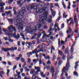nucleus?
<instances>
[{
  "instance_id": "nucleus-1",
  "label": "nucleus",
  "mask_w": 79,
  "mask_h": 79,
  "mask_svg": "<svg viewBox=\"0 0 79 79\" xmlns=\"http://www.w3.org/2000/svg\"><path fill=\"white\" fill-rule=\"evenodd\" d=\"M26 10L25 7H22V10L19 13V15H17V17L15 18L16 20V23L17 24L16 25L17 26H19L18 24L21 25V24H23V21L21 20V18H22L23 15H24V13H26Z\"/></svg>"
},
{
  "instance_id": "nucleus-2",
  "label": "nucleus",
  "mask_w": 79,
  "mask_h": 79,
  "mask_svg": "<svg viewBox=\"0 0 79 79\" xmlns=\"http://www.w3.org/2000/svg\"><path fill=\"white\" fill-rule=\"evenodd\" d=\"M66 67H64L62 69V72L60 75V77L62 76V75H63V73H65V75L67 77L68 76V74L67 73V72H66V71H68L69 70V69L70 67H71L70 66L67 65V66H65Z\"/></svg>"
},
{
  "instance_id": "nucleus-3",
  "label": "nucleus",
  "mask_w": 79,
  "mask_h": 79,
  "mask_svg": "<svg viewBox=\"0 0 79 79\" xmlns=\"http://www.w3.org/2000/svg\"><path fill=\"white\" fill-rule=\"evenodd\" d=\"M1 49L3 52H9L10 50H12L14 51V50H17V47H15V48H13L12 47V48H2Z\"/></svg>"
},
{
  "instance_id": "nucleus-4",
  "label": "nucleus",
  "mask_w": 79,
  "mask_h": 79,
  "mask_svg": "<svg viewBox=\"0 0 79 79\" xmlns=\"http://www.w3.org/2000/svg\"><path fill=\"white\" fill-rule=\"evenodd\" d=\"M11 29H13L14 30V31L16 32V28H15V27H13L12 25H10V26L8 27V30L9 31V32H12L13 31V30H11Z\"/></svg>"
},
{
  "instance_id": "nucleus-5",
  "label": "nucleus",
  "mask_w": 79,
  "mask_h": 79,
  "mask_svg": "<svg viewBox=\"0 0 79 79\" xmlns=\"http://www.w3.org/2000/svg\"><path fill=\"white\" fill-rule=\"evenodd\" d=\"M42 24H39L37 25L35 27V30H39L37 29H40L41 27H42Z\"/></svg>"
},
{
  "instance_id": "nucleus-6",
  "label": "nucleus",
  "mask_w": 79,
  "mask_h": 79,
  "mask_svg": "<svg viewBox=\"0 0 79 79\" xmlns=\"http://www.w3.org/2000/svg\"><path fill=\"white\" fill-rule=\"evenodd\" d=\"M69 55H68L67 56V62L66 66H70V64H69Z\"/></svg>"
},
{
  "instance_id": "nucleus-7",
  "label": "nucleus",
  "mask_w": 79,
  "mask_h": 79,
  "mask_svg": "<svg viewBox=\"0 0 79 79\" xmlns=\"http://www.w3.org/2000/svg\"><path fill=\"white\" fill-rule=\"evenodd\" d=\"M43 15H44L43 18H44V19H45V20H47V19L48 18V16L47 15L48 13H47V12H46L45 13H44Z\"/></svg>"
},
{
  "instance_id": "nucleus-8",
  "label": "nucleus",
  "mask_w": 79,
  "mask_h": 79,
  "mask_svg": "<svg viewBox=\"0 0 79 79\" xmlns=\"http://www.w3.org/2000/svg\"><path fill=\"white\" fill-rule=\"evenodd\" d=\"M52 73V77H53L54 76V72H55V69H54V67L52 66L51 68Z\"/></svg>"
},
{
  "instance_id": "nucleus-9",
  "label": "nucleus",
  "mask_w": 79,
  "mask_h": 79,
  "mask_svg": "<svg viewBox=\"0 0 79 79\" xmlns=\"http://www.w3.org/2000/svg\"><path fill=\"white\" fill-rule=\"evenodd\" d=\"M50 35H51L50 34L47 35V34H46L45 37H44V39H43V40H44L45 41H46V40H47V37H50Z\"/></svg>"
},
{
  "instance_id": "nucleus-10",
  "label": "nucleus",
  "mask_w": 79,
  "mask_h": 79,
  "mask_svg": "<svg viewBox=\"0 0 79 79\" xmlns=\"http://www.w3.org/2000/svg\"><path fill=\"white\" fill-rule=\"evenodd\" d=\"M35 69H37L36 71V72H37V73H39V72H40V68L39 67H36V66H35Z\"/></svg>"
},
{
  "instance_id": "nucleus-11",
  "label": "nucleus",
  "mask_w": 79,
  "mask_h": 79,
  "mask_svg": "<svg viewBox=\"0 0 79 79\" xmlns=\"http://www.w3.org/2000/svg\"><path fill=\"white\" fill-rule=\"evenodd\" d=\"M11 11L9 10L8 11H6V14H7V15H8H8L10 14L9 16L10 17H11L12 16V14H11Z\"/></svg>"
},
{
  "instance_id": "nucleus-12",
  "label": "nucleus",
  "mask_w": 79,
  "mask_h": 79,
  "mask_svg": "<svg viewBox=\"0 0 79 79\" xmlns=\"http://www.w3.org/2000/svg\"><path fill=\"white\" fill-rule=\"evenodd\" d=\"M6 34L8 35L9 38H11L12 37V35H11L9 31H7V32L6 33Z\"/></svg>"
},
{
  "instance_id": "nucleus-13",
  "label": "nucleus",
  "mask_w": 79,
  "mask_h": 79,
  "mask_svg": "<svg viewBox=\"0 0 79 79\" xmlns=\"http://www.w3.org/2000/svg\"><path fill=\"white\" fill-rule=\"evenodd\" d=\"M42 34H43V35L42 38V39L43 40V39H44V37H45V35H46V33L45 32V31H43L41 33Z\"/></svg>"
},
{
  "instance_id": "nucleus-14",
  "label": "nucleus",
  "mask_w": 79,
  "mask_h": 79,
  "mask_svg": "<svg viewBox=\"0 0 79 79\" xmlns=\"http://www.w3.org/2000/svg\"><path fill=\"white\" fill-rule=\"evenodd\" d=\"M37 48H35L34 50H33L31 52H32V53L33 54H34L35 53H36V54H37L38 53V52H37Z\"/></svg>"
},
{
  "instance_id": "nucleus-15",
  "label": "nucleus",
  "mask_w": 79,
  "mask_h": 79,
  "mask_svg": "<svg viewBox=\"0 0 79 79\" xmlns=\"http://www.w3.org/2000/svg\"><path fill=\"white\" fill-rule=\"evenodd\" d=\"M14 37H15L17 40H18V39L20 38V35H19V34H18L17 35H15L14 36Z\"/></svg>"
},
{
  "instance_id": "nucleus-16",
  "label": "nucleus",
  "mask_w": 79,
  "mask_h": 79,
  "mask_svg": "<svg viewBox=\"0 0 79 79\" xmlns=\"http://www.w3.org/2000/svg\"><path fill=\"white\" fill-rule=\"evenodd\" d=\"M37 7V6H36L35 5L34 3H33L31 5V9H34V8L35 7Z\"/></svg>"
},
{
  "instance_id": "nucleus-17",
  "label": "nucleus",
  "mask_w": 79,
  "mask_h": 79,
  "mask_svg": "<svg viewBox=\"0 0 79 79\" xmlns=\"http://www.w3.org/2000/svg\"><path fill=\"white\" fill-rule=\"evenodd\" d=\"M58 45H59V47L61 48V46H62V44H60V38H59L58 40Z\"/></svg>"
},
{
  "instance_id": "nucleus-18",
  "label": "nucleus",
  "mask_w": 79,
  "mask_h": 79,
  "mask_svg": "<svg viewBox=\"0 0 79 79\" xmlns=\"http://www.w3.org/2000/svg\"><path fill=\"white\" fill-rule=\"evenodd\" d=\"M64 53H67V54L69 53V48H67L65 50Z\"/></svg>"
},
{
  "instance_id": "nucleus-19",
  "label": "nucleus",
  "mask_w": 79,
  "mask_h": 79,
  "mask_svg": "<svg viewBox=\"0 0 79 79\" xmlns=\"http://www.w3.org/2000/svg\"><path fill=\"white\" fill-rule=\"evenodd\" d=\"M3 9H4V7H3V6H2V7H0V12H1V13H3V12H4V10H3Z\"/></svg>"
},
{
  "instance_id": "nucleus-20",
  "label": "nucleus",
  "mask_w": 79,
  "mask_h": 79,
  "mask_svg": "<svg viewBox=\"0 0 79 79\" xmlns=\"http://www.w3.org/2000/svg\"><path fill=\"white\" fill-rule=\"evenodd\" d=\"M49 29H49L48 30V32L49 33V35H52V32L50 31L52 30V28H51L50 27Z\"/></svg>"
},
{
  "instance_id": "nucleus-21",
  "label": "nucleus",
  "mask_w": 79,
  "mask_h": 79,
  "mask_svg": "<svg viewBox=\"0 0 79 79\" xmlns=\"http://www.w3.org/2000/svg\"><path fill=\"white\" fill-rule=\"evenodd\" d=\"M58 53L59 55H60V56L63 55V52L61 51L60 50H58Z\"/></svg>"
},
{
  "instance_id": "nucleus-22",
  "label": "nucleus",
  "mask_w": 79,
  "mask_h": 79,
  "mask_svg": "<svg viewBox=\"0 0 79 79\" xmlns=\"http://www.w3.org/2000/svg\"><path fill=\"white\" fill-rule=\"evenodd\" d=\"M52 18H51L50 19L48 20V22L49 23H52L53 22V21L52 20Z\"/></svg>"
},
{
  "instance_id": "nucleus-23",
  "label": "nucleus",
  "mask_w": 79,
  "mask_h": 79,
  "mask_svg": "<svg viewBox=\"0 0 79 79\" xmlns=\"http://www.w3.org/2000/svg\"><path fill=\"white\" fill-rule=\"evenodd\" d=\"M5 2L0 4V6H1V7H2V6H5Z\"/></svg>"
},
{
  "instance_id": "nucleus-24",
  "label": "nucleus",
  "mask_w": 79,
  "mask_h": 79,
  "mask_svg": "<svg viewBox=\"0 0 79 79\" xmlns=\"http://www.w3.org/2000/svg\"><path fill=\"white\" fill-rule=\"evenodd\" d=\"M73 74L76 75V76L77 77L78 76V73L76 71H75L73 73Z\"/></svg>"
},
{
  "instance_id": "nucleus-25",
  "label": "nucleus",
  "mask_w": 79,
  "mask_h": 79,
  "mask_svg": "<svg viewBox=\"0 0 79 79\" xmlns=\"http://www.w3.org/2000/svg\"><path fill=\"white\" fill-rule=\"evenodd\" d=\"M21 61L23 62V63H24L25 62V60L23 57L21 58Z\"/></svg>"
},
{
  "instance_id": "nucleus-26",
  "label": "nucleus",
  "mask_w": 79,
  "mask_h": 79,
  "mask_svg": "<svg viewBox=\"0 0 79 79\" xmlns=\"http://www.w3.org/2000/svg\"><path fill=\"white\" fill-rule=\"evenodd\" d=\"M38 7L39 8H42V7H43V6L42 5L40 4H39L38 5Z\"/></svg>"
},
{
  "instance_id": "nucleus-27",
  "label": "nucleus",
  "mask_w": 79,
  "mask_h": 79,
  "mask_svg": "<svg viewBox=\"0 0 79 79\" xmlns=\"http://www.w3.org/2000/svg\"><path fill=\"white\" fill-rule=\"evenodd\" d=\"M45 21V19H42L41 20L40 22V23H42V24H44V21Z\"/></svg>"
},
{
  "instance_id": "nucleus-28",
  "label": "nucleus",
  "mask_w": 79,
  "mask_h": 79,
  "mask_svg": "<svg viewBox=\"0 0 79 79\" xmlns=\"http://www.w3.org/2000/svg\"><path fill=\"white\" fill-rule=\"evenodd\" d=\"M71 20H72V17H70L69 19H67V21L68 23H69V21H71Z\"/></svg>"
},
{
  "instance_id": "nucleus-29",
  "label": "nucleus",
  "mask_w": 79,
  "mask_h": 79,
  "mask_svg": "<svg viewBox=\"0 0 79 79\" xmlns=\"http://www.w3.org/2000/svg\"><path fill=\"white\" fill-rule=\"evenodd\" d=\"M65 58L66 57H65V56H64V55L63 54L62 56V59H63V60H65Z\"/></svg>"
},
{
  "instance_id": "nucleus-30",
  "label": "nucleus",
  "mask_w": 79,
  "mask_h": 79,
  "mask_svg": "<svg viewBox=\"0 0 79 79\" xmlns=\"http://www.w3.org/2000/svg\"><path fill=\"white\" fill-rule=\"evenodd\" d=\"M35 72V70H31V71H30V73L32 74H34Z\"/></svg>"
},
{
  "instance_id": "nucleus-31",
  "label": "nucleus",
  "mask_w": 79,
  "mask_h": 79,
  "mask_svg": "<svg viewBox=\"0 0 79 79\" xmlns=\"http://www.w3.org/2000/svg\"><path fill=\"white\" fill-rule=\"evenodd\" d=\"M59 34L61 36H62V37H63L64 36V35H63V32L62 31H60L59 32Z\"/></svg>"
},
{
  "instance_id": "nucleus-32",
  "label": "nucleus",
  "mask_w": 79,
  "mask_h": 79,
  "mask_svg": "<svg viewBox=\"0 0 79 79\" xmlns=\"http://www.w3.org/2000/svg\"><path fill=\"white\" fill-rule=\"evenodd\" d=\"M52 16H53V17H55V15H56V12H55V11L53 12L52 13Z\"/></svg>"
},
{
  "instance_id": "nucleus-33",
  "label": "nucleus",
  "mask_w": 79,
  "mask_h": 79,
  "mask_svg": "<svg viewBox=\"0 0 79 79\" xmlns=\"http://www.w3.org/2000/svg\"><path fill=\"white\" fill-rule=\"evenodd\" d=\"M19 13L17 12L16 11H14V15H19Z\"/></svg>"
},
{
  "instance_id": "nucleus-34",
  "label": "nucleus",
  "mask_w": 79,
  "mask_h": 79,
  "mask_svg": "<svg viewBox=\"0 0 79 79\" xmlns=\"http://www.w3.org/2000/svg\"><path fill=\"white\" fill-rule=\"evenodd\" d=\"M8 40H9V41L10 42H13V40L11 39V38H9L8 39Z\"/></svg>"
},
{
  "instance_id": "nucleus-35",
  "label": "nucleus",
  "mask_w": 79,
  "mask_h": 79,
  "mask_svg": "<svg viewBox=\"0 0 79 79\" xmlns=\"http://www.w3.org/2000/svg\"><path fill=\"white\" fill-rule=\"evenodd\" d=\"M65 41H63V40H62V41H61L60 42V43L62 44H63V45H65Z\"/></svg>"
},
{
  "instance_id": "nucleus-36",
  "label": "nucleus",
  "mask_w": 79,
  "mask_h": 79,
  "mask_svg": "<svg viewBox=\"0 0 79 79\" xmlns=\"http://www.w3.org/2000/svg\"><path fill=\"white\" fill-rule=\"evenodd\" d=\"M51 49H52V50H53L54 51H55V48L52 45V46Z\"/></svg>"
},
{
  "instance_id": "nucleus-37",
  "label": "nucleus",
  "mask_w": 79,
  "mask_h": 79,
  "mask_svg": "<svg viewBox=\"0 0 79 79\" xmlns=\"http://www.w3.org/2000/svg\"><path fill=\"white\" fill-rule=\"evenodd\" d=\"M2 63L3 64H6L7 63L6 61H3L2 62Z\"/></svg>"
},
{
  "instance_id": "nucleus-38",
  "label": "nucleus",
  "mask_w": 79,
  "mask_h": 79,
  "mask_svg": "<svg viewBox=\"0 0 79 79\" xmlns=\"http://www.w3.org/2000/svg\"><path fill=\"white\" fill-rule=\"evenodd\" d=\"M16 32L14 31V34L12 35L13 36V37H15V36H16Z\"/></svg>"
},
{
  "instance_id": "nucleus-39",
  "label": "nucleus",
  "mask_w": 79,
  "mask_h": 79,
  "mask_svg": "<svg viewBox=\"0 0 79 79\" xmlns=\"http://www.w3.org/2000/svg\"><path fill=\"white\" fill-rule=\"evenodd\" d=\"M17 68V65H14L13 68V70H15V69H16Z\"/></svg>"
},
{
  "instance_id": "nucleus-40",
  "label": "nucleus",
  "mask_w": 79,
  "mask_h": 79,
  "mask_svg": "<svg viewBox=\"0 0 79 79\" xmlns=\"http://www.w3.org/2000/svg\"><path fill=\"white\" fill-rule=\"evenodd\" d=\"M69 33L70 32V34H71V32H72V29L70 27L69 28Z\"/></svg>"
},
{
  "instance_id": "nucleus-41",
  "label": "nucleus",
  "mask_w": 79,
  "mask_h": 79,
  "mask_svg": "<svg viewBox=\"0 0 79 79\" xmlns=\"http://www.w3.org/2000/svg\"><path fill=\"white\" fill-rule=\"evenodd\" d=\"M8 21H9L11 23H13V19H8Z\"/></svg>"
},
{
  "instance_id": "nucleus-42",
  "label": "nucleus",
  "mask_w": 79,
  "mask_h": 79,
  "mask_svg": "<svg viewBox=\"0 0 79 79\" xmlns=\"http://www.w3.org/2000/svg\"><path fill=\"white\" fill-rule=\"evenodd\" d=\"M77 13H78V14H79L78 16V18H79V11H78V7H77Z\"/></svg>"
},
{
  "instance_id": "nucleus-43",
  "label": "nucleus",
  "mask_w": 79,
  "mask_h": 79,
  "mask_svg": "<svg viewBox=\"0 0 79 79\" xmlns=\"http://www.w3.org/2000/svg\"><path fill=\"white\" fill-rule=\"evenodd\" d=\"M19 60H20V58L18 57H16L15 58V60L16 61H19Z\"/></svg>"
},
{
  "instance_id": "nucleus-44",
  "label": "nucleus",
  "mask_w": 79,
  "mask_h": 79,
  "mask_svg": "<svg viewBox=\"0 0 79 79\" xmlns=\"http://www.w3.org/2000/svg\"><path fill=\"white\" fill-rule=\"evenodd\" d=\"M31 59L29 58H28V60L27 63H29V64H30L31 63Z\"/></svg>"
},
{
  "instance_id": "nucleus-45",
  "label": "nucleus",
  "mask_w": 79,
  "mask_h": 79,
  "mask_svg": "<svg viewBox=\"0 0 79 79\" xmlns=\"http://www.w3.org/2000/svg\"><path fill=\"white\" fill-rule=\"evenodd\" d=\"M24 23H23V24H22L21 25H22V27H21V29H24V28H23V27H24V26H25V25H24Z\"/></svg>"
},
{
  "instance_id": "nucleus-46",
  "label": "nucleus",
  "mask_w": 79,
  "mask_h": 79,
  "mask_svg": "<svg viewBox=\"0 0 79 79\" xmlns=\"http://www.w3.org/2000/svg\"><path fill=\"white\" fill-rule=\"evenodd\" d=\"M79 66V65L77 64H76V65H75V69H77V67H78V66Z\"/></svg>"
},
{
  "instance_id": "nucleus-47",
  "label": "nucleus",
  "mask_w": 79,
  "mask_h": 79,
  "mask_svg": "<svg viewBox=\"0 0 79 79\" xmlns=\"http://www.w3.org/2000/svg\"><path fill=\"white\" fill-rule=\"evenodd\" d=\"M61 63H62V62L61 61H59L58 65H59V66L61 65Z\"/></svg>"
},
{
  "instance_id": "nucleus-48",
  "label": "nucleus",
  "mask_w": 79,
  "mask_h": 79,
  "mask_svg": "<svg viewBox=\"0 0 79 79\" xmlns=\"http://www.w3.org/2000/svg\"><path fill=\"white\" fill-rule=\"evenodd\" d=\"M47 7H45V6H44L43 8V10L44 11H45V10H46V9H47Z\"/></svg>"
},
{
  "instance_id": "nucleus-49",
  "label": "nucleus",
  "mask_w": 79,
  "mask_h": 79,
  "mask_svg": "<svg viewBox=\"0 0 79 79\" xmlns=\"http://www.w3.org/2000/svg\"><path fill=\"white\" fill-rule=\"evenodd\" d=\"M77 18H74V21H75V23H77Z\"/></svg>"
},
{
  "instance_id": "nucleus-50",
  "label": "nucleus",
  "mask_w": 79,
  "mask_h": 79,
  "mask_svg": "<svg viewBox=\"0 0 79 79\" xmlns=\"http://www.w3.org/2000/svg\"><path fill=\"white\" fill-rule=\"evenodd\" d=\"M55 5L56 7L58 6L59 8H60V6L57 3H55Z\"/></svg>"
},
{
  "instance_id": "nucleus-51",
  "label": "nucleus",
  "mask_w": 79,
  "mask_h": 79,
  "mask_svg": "<svg viewBox=\"0 0 79 79\" xmlns=\"http://www.w3.org/2000/svg\"><path fill=\"white\" fill-rule=\"evenodd\" d=\"M40 2L41 3V4H42V5H44V6H45V4L44 2L41 1V2Z\"/></svg>"
},
{
  "instance_id": "nucleus-52",
  "label": "nucleus",
  "mask_w": 79,
  "mask_h": 79,
  "mask_svg": "<svg viewBox=\"0 0 79 79\" xmlns=\"http://www.w3.org/2000/svg\"><path fill=\"white\" fill-rule=\"evenodd\" d=\"M54 26H55L56 27H58V23H56L55 24Z\"/></svg>"
},
{
  "instance_id": "nucleus-53",
  "label": "nucleus",
  "mask_w": 79,
  "mask_h": 79,
  "mask_svg": "<svg viewBox=\"0 0 79 79\" xmlns=\"http://www.w3.org/2000/svg\"><path fill=\"white\" fill-rule=\"evenodd\" d=\"M47 64H51V61H50V60H48V61L47 62Z\"/></svg>"
},
{
  "instance_id": "nucleus-54",
  "label": "nucleus",
  "mask_w": 79,
  "mask_h": 79,
  "mask_svg": "<svg viewBox=\"0 0 79 79\" xmlns=\"http://www.w3.org/2000/svg\"><path fill=\"white\" fill-rule=\"evenodd\" d=\"M18 46H19V45H20V43H21V41H19L18 42Z\"/></svg>"
},
{
  "instance_id": "nucleus-55",
  "label": "nucleus",
  "mask_w": 79,
  "mask_h": 79,
  "mask_svg": "<svg viewBox=\"0 0 79 79\" xmlns=\"http://www.w3.org/2000/svg\"><path fill=\"white\" fill-rule=\"evenodd\" d=\"M61 27L62 28H64V23H63L61 24Z\"/></svg>"
},
{
  "instance_id": "nucleus-56",
  "label": "nucleus",
  "mask_w": 79,
  "mask_h": 79,
  "mask_svg": "<svg viewBox=\"0 0 79 79\" xmlns=\"http://www.w3.org/2000/svg\"><path fill=\"white\" fill-rule=\"evenodd\" d=\"M21 3V1H18L17 2V4L19 5V4H20V3Z\"/></svg>"
},
{
  "instance_id": "nucleus-57",
  "label": "nucleus",
  "mask_w": 79,
  "mask_h": 79,
  "mask_svg": "<svg viewBox=\"0 0 79 79\" xmlns=\"http://www.w3.org/2000/svg\"><path fill=\"white\" fill-rule=\"evenodd\" d=\"M40 73L41 74V77H42L43 76H44V72H40Z\"/></svg>"
},
{
  "instance_id": "nucleus-58",
  "label": "nucleus",
  "mask_w": 79,
  "mask_h": 79,
  "mask_svg": "<svg viewBox=\"0 0 79 79\" xmlns=\"http://www.w3.org/2000/svg\"><path fill=\"white\" fill-rule=\"evenodd\" d=\"M10 73V70L8 69L7 70V74H9V73Z\"/></svg>"
},
{
  "instance_id": "nucleus-59",
  "label": "nucleus",
  "mask_w": 79,
  "mask_h": 79,
  "mask_svg": "<svg viewBox=\"0 0 79 79\" xmlns=\"http://www.w3.org/2000/svg\"><path fill=\"white\" fill-rule=\"evenodd\" d=\"M3 31L4 32H8V31H7V30L6 29H3Z\"/></svg>"
},
{
  "instance_id": "nucleus-60",
  "label": "nucleus",
  "mask_w": 79,
  "mask_h": 79,
  "mask_svg": "<svg viewBox=\"0 0 79 79\" xmlns=\"http://www.w3.org/2000/svg\"><path fill=\"white\" fill-rule=\"evenodd\" d=\"M19 58H21V57H22V56H22V54H20L19 55Z\"/></svg>"
},
{
  "instance_id": "nucleus-61",
  "label": "nucleus",
  "mask_w": 79,
  "mask_h": 79,
  "mask_svg": "<svg viewBox=\"0 0 79 79\" xmlns=\"http://www.w3.org/2000/svg\"><path fill=\"white\" fill-rule=\"evenodd\" d=\"M24 69H23V68H22L20 69V72L21 73H23V70Z\"/></svg>"
},
{
  "instance_id": "nucleus-62",
  "label": "nucleus",
  "mask_w": 79,
  "mask_h": 79,
  "mask_svg": "<svg viewBox=\"0 0 79 79\" xmlns=\"http://www.w3.org/2000/svg\"><path fill=\"white\" fill-rule=\"evenodd\" d=\"M66 78L67 79H70V78H71V76H69L68 77H66Z\"/></svg>"
},
{
  "instance_id": "nucleus-63",
  "label": "nucleus",
  "mask_w": 79,
  "mask_h": 79,
  "mask_svg": "<svg viewBox=\"0 0 79 79\" xmlns=\"http://www.w3.org/2000/svg\"><path fill=\"white\" fill-rule=\"evenodd\" d=\"M7 54L8 56H10V55H10V52H7Z\"/></svg>"
},
{
  "instance_id": "nucleus-64",
  "label": "nucleus",
  "mask_w": 79,
  "mask_h": 79,
  "mask_svg": "<svg viewBox=\"0 0 79 79\" xmlns=\"http://www.w3.org/2000/svg\"><path fill=\"white\" fill-rule=\"evenodd\" d=\"M22 76H23V77H24V76H26V74L25 73H23L22 74Z\"/></svg>"
}]
</instances>
